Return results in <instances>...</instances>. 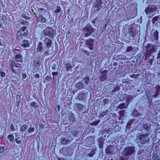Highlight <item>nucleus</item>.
<instances>
[{
    "label": "nucleus",
    "instance_id": "22",
    "mask_svg": "<svg viewBox=\"0 0 160 160\" xmlns=\"http://www.w3.org/2000/svg\"><path fill=\"white\" fill-rule=\"evenodd\" d=\"M134 119H132L130 120L129 122H128L126 126V129H130L131 128V126L132 125V123L134 122Z\"/></svg>",
    "mask_w": 160,
    "mask_h": 160
},
{
    "label": "nucleus",
    "instance_id": "43",
    "mask_svg": "<svg viewBox=\"0 0 160 160\" xmlns=\"http://www.w3.org/2000/svg\"><path fill=\"white\" fill-rule=\"evenodd\" d=\"M124 156H121L119 158V160H128L129 158L125 157Z\"/></svg>",
    "mask_w": 160,
    "mask_h": 160
},
{
    "label": "nucleus",
    "instance_id": "27",
    "mask_svg": "<svg viewBox=\"0 0 160 160\" xmlns=\"http://www.w3.org/2000/svg\"><path fill=\"white\" fill-rule=\"evenodd\" d=\"M128 105L127 104L126 105L125 103H120L118 107V108L120 109H122L127 108Z\"/></svg>",
    "mask_w": 160,
    "mask_h": 160
},
{
    "label": "nucleus",
    "instance_id": "54",
    "mask_svg": "<svg viewBox=\"0 0 160 160\" xmlns=\"http://www.w3.org/2000/svg\"><path fill=\"white\" fill-rule=\"evenodd\" d=\"M19 138V137L17 138L16 139V142L18 144H20L21 143V140H18V139Z\"/></svg>",
    "mask_w": 160,
    "mask_h": 160
},
{
    "label": "nucleus",
    "instance_id": "16",
    "mask_svg": "<svg viewBox=\"0 0 160 160\" xmlns=\"http://www.w3.org/2000/svg\"><path fill=\"white\" fill-rule=\"evenodd\" d=\"M15 60L16 62H21L23 61V58L20 54H17L15 56Z\"/></svg>",
    "mask_w": 160,
    "mask_h": 160
},
{
    "label": "nucleus",
    "instance_id": "40",
    "mask_svg": "<svg viewBox=\"0 0 160 160\" xmlns=\"http://www.w3.org/2000/svg\"><path fill=\"white\" fill-rule=\"evenodd\" d=\"M31 106L33 107L34 108H37L38 107V105L35 102H32L31 103Z\"/></svg>",
    "mask_w": 160,
    "mask_h": 160
},
{
    "label": "nucleus",
    "instance_id": "48",
    "mask_svg": "<svg viewBox=\"0 0 160 160\" xmlns=\"http://www.w3.org/2000/svg\"><path fill=\"white\" fill-rule=\"evenodd\" d=\"M0 75L2 77H5L6 76V74L5 72H3V71H1V69H0Z\"/></svg>",
    "mask_w": 160,
    "mask_h": 160
},
{
    "label": "nucleus",
    "instance_id": "2",
    "mask_svg": "<svg viewBox=\"0 0 160 160\" xmlns=\"http://www.w3.org/2000/svg\"><path fill=\"white\" fill-rule=\"evenodd\" d=\"M27 27L23 26L20 28V30L18 32L17 35L19 41L22 40L23 39V37H26L28 35L27 31H26Z\"/></svg>",
    "mask_w": 160,
    "mask_h": 160
},
{
    "label": "nucleus",
    "instance_id": "29",
    "mask_svg": "<svg viewBox=\"0 0 160 160\" xmlns=\"http://www.w3.org/2000/svg\"><path fill=\"white\" fill-rule=\"evenodd\" d=\"M43 49V46L42 43L41 42H39L38 43V47L37 49L38 52H41Z\"/></svg>",
    "mask_w": 160,
    "mask_h": 160
},
{
    "label": "nucleus",
    "instance_id": "53",
    "mask_svg": "<svg viewBox=\"0 0 160 160\" xmlns=\"http://www.w3.org/2000/svg\"><path fill=\"white\" fill-rule=\"evenodd\" d=\"M4 150V148L3 147L0 146V153L3 152Z\"/></svg>",
    "mask_w": 160,
    "mask_h": 160
},
{
    "label": "nucleus",
    "instance_id": "8",
    "mask_svg": "<svg viewBox=\"0 0 160 160\" xmlns=\"http://www.w3.org/2000/svg\"><path fill=\"white\" fill-rule=\"evenodd\" d=\"M86 33L85 34V37L89 36L94 31V29L92 26H86L83 28Z\"/></svg>",
    "mask_w": 160,
    "mask_h": 160
},
{
    "label": "nucleus",
    "instance_id": "38",
    "mask_svg": "<svg viewBox=\"0 0 160 160\" xmlns=\"http://www.w3.org/2000/svg\"><path fill=\"white\" fill-rule=\"evenodd\" d=\"M100 120H99L96 121H95L92 122L90 123V125L92 126H97L100 122Z\"/></svg>",
    "mask_w": 160,
    "mask_h": 160
},
{
    "label": "nucleus",
    "instance_id": "17",
    "mask_svg": "<svg viewBox=\"0 0 160 160\" xmlns=\"http://www.w3.org/2000/svg\"><path fill=\"white\" fill-rule=\"evenodd\" d=\"M44 42L46 44L47 47L49 48L52 45V42L51 40L48 38H46L44 40Z\"/></svg>",
    "mask_w": 160,
    "mask_h": 160
},
{
    "label": "nucleus",
    "instance_id": "41",
    "mask_svg": "<svg viewBox=\"0 0 160 160\" xmlns=\"http://www.w3.org/2000/svg\"><path fill=\"white\" fill-rule=\"evenodd\" d=\"M61 11V8L58 6H57V8L54 11V13H59Z\"/></svg>",
    "mask_w": 160,
    "mask_h": 160
},
{
    "label": "nucleus",
    "instance_id": "39",
    "mask_svg": "<svg viewBox=\"0 0 160 160\" xmlns=\"http://www.w3.org/2000/svg\"><path fill=\"white\" fill-rule=\"evenodd\" d=\"M27 128V126L25 124L22 125L20 128V130L22 132H24L25 131Z\"/></svg>",
    "mask_w": 160,
    "mask_h": 160
},
{
    "label": "nucleus",
    "instance_id": "25",
    "mask_svg": "<svg viewBox=\"0 0 160 160\" xmlns=\"http://www.w3.org/2000/svg\"><path fill=\"white\" fill-rule=\"evenodd\" d=\"M129 32L130 33V35L132 38H134L137 35L136 31L135 29H132Z\"/></svg>",
    "mask_w": 160,
    "mask_h": 160
},
{
    "label": "nucleus",
    "instance_id": "14",
    "mask_svg": "<svg viewBox=\"0 0 160 160\" xmlns=\"http://www.w3.org/2000/svg\"><path fill=\"white\" fill-rule=\"evenodd\" d=\"M83 106L81 104L77 103L74 105V109H76L79 112H81L82 110Z\"/></svg>",
    "mask_w": 160,
    "mask_h": 160
},
{
    "label": "nucleus",
    "instance_id": "26",
    "mask_svg": "<svg viewBox=\"0 0 160 160\" xmlns=\"http://www.w3.org/2000/svg\"><path fill=\"white\" fill-rule=\"evenodd\" d=\"M153 38L156 41H158V35L159 33L157 30H156L154 32L153 34Z\"/></svg>",
    "mask_w": 160,
    "mask_h": 160
},
{
    "label": "nucleus",
    "instance_id": "36",
    "mask_svg": "<svg viewBox=\"0 0 160 160\" xmlns=\"http://www.w3.org/2000/svg\"><path fill=\"white\" fill-rule=\"evenodd\" d=\"M98 145L100 148H102L103 146V141H102L100 138L99 139Z\"/></svg>",
    "mask_w": 160,
    "mask_h": 160
},
{
    "label": "nucleus",
    "instance_id": "42",
    "mask_svg": "<svg viewBox=\"0 0 160 160\" xmlns=\"http://www.w3.org/2000/svg\"><path fill=\"white\" fill-rule=\"evenodd\" d=\"M159 18V17L158 16H157L154 17L152 19V23L154 24L155 23V22L158 21Z\"/></svg>",
    "mask_w": 160,
    "mask_h": 160
},
{
    "label": "nucleus",
    "instance_id": "31",
    "mask_svg": "<svg viewBox=\"0 0 160 160\" xmlns=\"http://www.w3.org/2000/svg\"><path fill=\"white\" fill-rule=\"evenodd\" d=\"M85 96V93H80L78 96V98L80 100H83L84 99Z\"/></svg>",
    "mask_w": 160,
    "mask_h": 160
},
{
    "label": "nucleus",
    "instance_id": "7",
    "mask_svg": "<svg viewBox=\"0 0 160 160\" xmlns=\"http://www.w3.org/2000/svg\"><path fill=\"white\" fill-rule=\"evenodd\" d=\"M102 2L101 0H96L93 7L95 8V12L97 13L101 9L102 5Z\"/></svg>",
    "mask_w": 160,
    "mask_h": 160
},
{
    "label": "nucleus",
    "instance_id": "62",
    "mask_svg": "<svg viewBox=\"0 0 160 160\" xmlns=\"http://www.w3.org/2000/svg\"><path fill=\"white\" fill-rule=\"evenodd\" d=\"M44 54L45 56L48 55H49V52L48 51H45L44 52Z\"/></svg>",
    "mask_w": 160,
    "mask_h": 160
},
{
    "label": "nucleus",
    "instance_id": "30",
    "mask_svg": "<svg viewBox=\"0 0 160 160\" xmlns=\"http://www.w3.org/2000/svg\"><path fill=\"white\" fill-rule=\"evenodd\" d=\"M147 98L148 99V102L149 105L150 106H152L153 105V102H152V98L151 97V96L147 95Z\"/></svg>",
    "mask_w": 160,
    "mask_h": 160
},
{
    "label": "nucleus",
    "instance_id": "19",
    "mask_svg": "<svg viewBox=\"0 0 160 160\" xmlns=\"http://www.w3.org/2000/svg\"><path fill=\"white\" fill-rule=\"evenodd\" d=\"M1 18L0 20L1 22H2L3 24L5 25L7 23V18L6 16L4 15H1L0 14V18Z\"/></svg>",
    "mask_w": 160,
    "mask_h": 160
},
{
    "label": "nucleus",
    "instance_id": "55",
    "mask_svg": "<svg viewBox=\"0 0 160 160\" xmlns=\"http://www.w3.org/2000/svg\"><path fill=\"white\" fill-rule=\"evenodd\" d=\"M40 75L38 74H35L34 75V77L35 78H39Z\"/></svg>",
    "mask_w": 160,
    "mask_h": 160
},
{
    "label": "nucleus",
    "instance_id": "35",
    "mask_svg": "<svg viewBox=\"0 0 160 160\" xmlns=\"http://www.w3.org/2000/svg\"><path fill=\"white\" fill-rule=\"evenodd\" d=\"M83 85L82 82H78L76 84V87L78 89H80L83 88Z\"/></svg>",
    "mask_w": 160,
    "mask_h": 160
},
{
    "label": "nucleus",
    "instance_id": "5",
    "mask_svg": "<svg viewBox=\"0 0 160 160\" xmlns=\"http://www.w3.org/2000/svg\"><path fill=\"white\" fill-rule=\"evenodd\" d=\"M135 151L134 147L131 146L125 148L123 151V155L126 157H128L133 154Z\"/></svg>",
    "mask_w": 160,
    "mask_h": 160
},
{
    "label": "nucleus",
    "instance_id": "21",
    "mask_svg": "<svg viewBox=\"0 0 160 160\" xmlns=\"http://www.w3.org/2000/svg\"><path fill=\"white\" fill-rule=\"evenodd\" d=\"M132 96V95H127L126 97V101L127 104L128 105L131 102Z\"/></svg>",
    "mask_w": 160,
    "mask_h": 160
},
{
    "label": "nucleus",
    "instance_id": "3",
    "mask_svg": "<svg viewBox=\"0 0 160 160\" xmlns=\"http://www.w3.org/2000/svg\"><path fill=\"white\" fill-rule=\"evenodd\" d=\"M38 12L40 13L38 16H36L37 22H46L47 21L46 19L43 16V15H45V14L46 12L45 9L42 8H39Z\"/></svg>",
    "mask_w": 160,
    "mask_h": 160
},
{
    "label": "nucleus",
    "instance_id": "52",
    "mask_svg": "<svg viewBox=\"0 0 160 160\" xmlns=\"http://www.w3.org/2000/svg\"><path fill=\"white\" fill-rule=\"evenodd\" d=\"M66 139L65 138H62L61 140V143L63 145H65V142H66Z\"/></svg>",
    "mask_w": 160,
    "mask_h": 160
},
{
    "label": "nucleus",
    "instance_id": "59",
    "mask_svg": "<svg viewBox=\"0 0 160 160\" xmlns=\"http://www.w3.org/2000/svg\"><path fill=\"white\" fill-rule=\"evenodd\" d=\"M157 59H159L160 58V49L158 53L157 56Z\"/></svg>",
    "mask_w": 160,
    "mask_h": 160
},
{
    "label": "nucleus",
    "instance_id": "47",
    "mask_svg": "<svg viewBox=\"0 0 160 160\" xmlns=\"http://www.w3.org/2000/svg\"><path fill=\"white\" fill-rule=\"evenodd\" d=\"M52 79V77L51 76H50L49 75H47L46 77H45V80H46V81H50V80H51Z\"/></svg>",
    "mask_w": 160,
    "mask_h": 160
},
{
    "label": "nucleus",
    "instance_id": "23",
    "mask_svg": "<svg viewBox=\"0 0 160 160\" xmlns=\"http://www.w3.org/2000/svg\"><path fill=\"white\" fill-rule=\"evenodd\" d=\"M132 116L133 117H138L140 116V113L138 111L135 109L132 113Z\"/></svg>",
    "mask_w": 160,
    "mask_h": 160
},
{
    "label": "nucleus",
    "instance_id": "1",
    "mask_svg": "<svg viewBox=\"0 0 160 160\" xmlns=\"http://www.w3.org/2000/svg\"><path fill=\"white\" fill-rule=\"evenodd\" d=\"M146 52L145 53V59L147 61L148 64L151 65L154 60V58L152 56V58H150L152 53L155 52L156 50V46L152 43H148L146 47Z\"/></svg>",
    "mask_w": 160,
    "mask_h": 160
},
{
    "label": "nucleus",
    "instance_id": "15",
    "mask_svg": "<svg viewBox=\"0 0 160 160\" xmlns=\"http://www.w3.org/2000/svg\"><path fill=\"white\" fill-rule=\"evenodd\" d=\"M113 147L111 146H109L107 147L105 149V152L107 155H112Z\"/></svg>",
    "mask_w": 160,
    "mask_h": 160
},
{
    "label": "nucleus",
    "instance_id": "46",
    "mask_svg": "<svg viewBox=\"0 0 160 160\" xmlns=\"http://www.w3.org/2000/svg\"><path fill=\"white\" fill-rule=\"evenodd\" d=\"M155 88L156 89V92L159 93L160 92V86L159 85H157L155 87Z\"/></svg>",
    "mask_w": 160,
    "mask_h": 160
},
{
    "label": "nucleus",
    "instance_id": "61",
    "mask_svg": "<svg viewBox=\"0 0 160 160\" xmlns=\"http://www.w3.org/2000/svg\"><path fill=\"white\" fill-rule=\"evenodd\" d=\"M104 115H105V113H104V112H101L100 114V117L101 116L102 117V118L103 117Z\"/></svg>",
    "mask_w": 160,
    "mask_h": 160
},
{
    "label": "nucleus",
    "instance_id": "20",
    "mask_svg": "<svg viewBox=\"0 0 160 160\" xmlns=\"http://www.w3.org/2000/svg\"><path fill=\"white\" fill-rule=\"evenodd\" d=\"M68 117L69 121L71 122H74L76 120L74 115L72 112L69 114Z\"/></svg>",
    "mask_w": 160,
    "mask_h": 160
},
{
    "label": "nucleus",
    "instance_id": "44",
    "mask_svg": "<svg viewBox=\"0 0 160 160\" xmlns=\"http://www.w3.org/2000/svg\"><path fill=\"white\" fill-rule=\"evenodd\" d=\"M153 160H160L159 156L156 154L153 155Z\"/></svg>",
    "mask_w": 160,
    "mask_h": 160
},
{
    "label": "nucleus",
    "instance_id": "6",
    "mask_svg": "<svg viewBox=\"0 0 160 160\" xmlns=\"http://www.w3.org/2000/svg\"><path fill=\"white\" fill-rule=\"evenodd\" d=\"M55 32V30L52 28L47 27L43 30V32L45 36H48L50 38H52L54 36Z\"/></svg>",
    "mask_w": 160,
    "mask_h": 160
},
{
    "label": "nucleus",
    "instance_id": "13",
    "mask_svg": "<svg viewBox=\"0 0 160 160\" xmlns=\"http://www.w3.org/2000/svg\"><path fill=\"white\" fill-rule=\"evenodd\" d=\"M156 10L155 8H150L147 7L146 8L145 11L147 15H150L152 13L155 12Z\"/></svg>",
    "mask_w": 160,
    "mask_h": 160
},
{
    "label": "nucleus",
    "instance_id": "4",
    "mask_svg": "<svg viewBox=\"0 0 160 160\" xmlns=\"http://www.w3.org/2000/svg\"><path fill=\"white\" fill-rule=\"evenodd\" d=\"M149 133L145 134L140 133L138 137L140 142L142 144H144L147 143L149 140Z\"/></svg>",
    "mask_w": 160,
    "mask_h": 160
},
{
    "label": "nucleus",
    "instance_id": "45",
    "mask_svg": "<svg viewBox=\"0 0 160 160\" xmlns=\"http://www.w3.org/2000/svg\"><path fill=\"white\" fill-rule=\"evenodd\" d=\"M72 134L73 137H78V132L77 131H74L72 132Z\"/></svg>",
    "mask_w": 160,
    "mask_h": 160
},
{
    "label": "nucleus",
    "instance_id": "10",
    "mask_svg": "<svg viewBox=\"0 0 160 160\" xmlns=\"http://www.w3.org/2000/svg\"><path fill=\"white\" fill-rule=\"evenodd\" d=\"M9 64L12 72L14 73H15L16 72L15 69L14 68V67L20 68L21 66V64H20L16 63L12 61H10Z\"/></svg>",
    "mask_w": 160,
    "mask_h": 160
},
{
    "label": "nucleus",
    "instance_id": "50",
    "mask_svg": "<svg viewBox=\"0 0 160 160\" xmlns=\"http://www.w3.org/2000/svg\"><path fill=\"white\" fill-rule=\"evenodd\" d=\"M44 126L43 124L42 123L39 124V127L40 130L41 129V130H43L44 128Z\"/></svg>",
    "mask_w": 160,
    "mask_h": 160
},
{
    "label": "nucleus",
    "instance_id": "11",
    "mask_svg": "<svg viewBox=\"0 0 160 160\" xmlns=\"http://www.w3.org/2000/svg\"><path fill=\"white\" fill-rule=\"evenodd\" d=\"M94 40L93 39L90 38L87 40L85 42L88 48L91 50L93 49Z\"/></svg>",
    "mask_w": 160,
    "mask_h": 160
},
{
    "label": "nucleus",
    "instance_id": "58",
    "mask_svg": "<svg viewBox=\"0 0 160 160\" xmlns=\"http://www.w3.org/2000/svg\"><path fill=\"white\" fill-rule=\"evenodd\" d=\"M71 141L69 140H66V142L64 143V144H65V145H67V144H69L71 142Z\"/></svg>",
    "mask_w": 160,
    "mask_h": 160
},
{
    "label": "nucleus",
    "instance_id": "60",
    "mask_svg": "<svg viewBox=\"0 0 160 160\" xmlns=\"http://www.w3.org/2000/svg\"><path fill=\"white\" fill-rule=\"evenodd\" d=\"M10 128H11V129L12 131H14V130H15V127H14V126H13V125H12V124H11V125Z\"/></svg>",
    "mask_w": 160,
    "mask_h": 160
},
{
    "label": "nucleus",
    "instance_id": "32",
    "mask_svg": "<svg viewBox=\"0 0 160 160\" xmlns=\"http://www.w3.org/2000/svg\"><path fill=\"white\" fill-rule=\"evenodd\" d=\"M67 71H69L71 68H72L71 64L70 63H67L65 65Z\"/></svg>",
    "mask_w": 160,
    "mask_h": 160
},
{
    "label": "nucleus",
    "instance_id": "24",
    "mask_svg": "<svg viewBox=\"0 0 160 160\" xmlns=\"http://www.w3.org/2000/svg\"><path fill=\"white\" fill-rule=\"evenodd\" d=\"M21 45L22 46L26 48L29 46V43L28 40H23L22 42L21 43Z\"/></svg>",
    "mask_w": 160,
    "mask_h": 160
},
{
    "label": "nucleus",
    "instance_id": "63",
    "mask_svg": "<svg viewBox=\"0 0 160 160\" xmlns=\"http://www.w3.org/2000/svg\"><path fill=\"white\" fill-rule=\"evenodd\" d=\"M58 74V73L57 72H52V74L53 76L57 75Z\"/></svg>",
    "mask_w": 160,
    "mask_h": 160
},
{
    "label": "nucleus",
    "instance_id": "28",
    "mask_svg": "<svg viewBox=\"0 0 160 160\" xmlns=\"http://www.w3.org/2000/svg\"><path fill=\"white\" fill-rule=\"evenodd\" d=\"M119 115L118 119L119 120L121 119L122 118L124 117L125 113L124 110H120L118 112Z\"/></svg>",
    "mask_w": 160,
    "mask_h": 160
},
{
    "label": "nucleus",
    "instance_id": "49",
    "mask_svg": "<svg viewBox=\"0 0 160 160\" xmlns=\"http://www.w3.org/2000/svg\"><path fill=\"white\" fill-rule=\"evenodd\" d=\"M132 50V47L129 46L127 48L126 51L127 52H129L131 51Z\"/></svg>",
    "mask_w": 160,
    "mask_h": 160
},
{
    "label": "nucleus",
    "instance_id": "18",
    "mask_svg": "<svg viewBox=\"0 0 160 160\" xmlns=\"http://www.w3.org/2000/svg\"><path fill=\"white\" fill-rule=\"evenodd\" d=\"M143 127L147 132H149L151 127L150 124L146 123L143 125Z\"/></svg>",
    "mask_w": 160,
    "mask_h": 160
},
{
    "label": "nucleus",
    "instance_id": "33",
    "mask_svg": "<svg viewBox=\"0 0 160 160\" xmlns=\"http://www.w3.org/2000/svg\"><path fill=\"white\" fill-rule=\"evenodd\" d=\"M83 80L84 81V82L86 85H88L89 83L90 79L88 76H86L83 78Z\"/></svg>",
    "mask_w": 160,
    "mask_h": 160
},
{
    "label": "nucleus",
    "instance_id": "9",
    "mask_svg": "<svg viewBox=\"0 0 160 160\" xmlns=\"http://www.w3.org/2000/svg\"><path fill=\"white\" fill-rule=\"evenodd\" d=\"M42 65V63L39 59L35 60L33 63V67L34 70L38 71L41 68V66Z\"/></svg>",
    "mask_w": 160,
    "mask_h": 160
},
{
    "label": "nucleus",
    "instance_id": "57",
    "mask_svg": "<svg viewBox=\"0 0 160 160\" xmlns=\"http://www.w3.org/2000/svg\"><path fill=\"white\" fill-rule=\"evenodd\" d=\"M159 94V93L156 92L153 95V97L154 98H156L158 96Z\"/></svg>",
    "mask_w": 160,
    "mask_h": 160
},
{
    "label": "nucleus",
    "instance_id": "37",
    "mask_svg": "<svg viewBox=\"0 0 160 160\" xmlns=\"http://www.w3.org/2000/svg\"><path fill=\"white\" fill-rule=\"evenodd\" d=\"M96 150L95 149H93L91 152L88 153V156L90 157H92L95 153Z\"/></svg>",
    "mask_w": 160,
    "mask_h": 160
},
{
    "label": "nucleus",
    "instance_id": "34",
    "mask_svg": "<svg viewBox=\"0 0 160 160\" xmlns=\"http://www.w3.org/2000/svg\"><path fill=\"white\" fill-rule=\"evenodd\" d=\"M7 138L10 142H12L14 139V136L12 134L8 135L7 136Z\"/></svg>",
    "mask_w": 160,
    "mask_h": 160
},
{
    "label": "nucleus",
    "instance_id": "12",
    "mask_svg": "<svg viewBox=\"0 0 160 160\" xmlns=\"http://www.w3.org/2000/svg\"><path fill=\"white\" fill-rule=\"evenodd\" d=\"M108 72V71L106 70H103L101 72V74L99 77V79L101 81H103L107 79L108 75L107 74Z\"/></svg>",
    "mask_w": 160,
    "mask_h": 160
},
{
    "label": "nucleus",
    "instance_id": "56",
    "mask_svg": "<svg viewBox=\"0 0 160 160\" xmlns=\"http://www.w3.org/2000/svg\"><path fill=\"white\" fill-rule=\"evenodd\" d=\"M108 100L107 99L105 98L103 100V103H104L105 104H106L108 103Z\"/></svg>",
    "mask_w": 160,
    "mask_h": 160
},
{
    "label": "nucleus",
    "instance_id": "51",
    "mask_svg": "<svg viewBox=\"0 0 160 160\" xmlns=\"http://www.w3.org/2000/svg\"><path fill=\"white\" fill-rule=\"evenodd\" d=\"M4 32V29H2L0 30V38L2 37Z\"/></svg>",
    "mask_w": 160,
    "mask_h": 160
},
{
    "label": "nucleus",
    "instance_id": "64",
    "mask_svg": "<svg viewBox=\"0 0 160 160\" xmlns=\"http://www.w3.org/2000/svg\"><path fill=\"white\" fill-rule=\"evenodd\" d=\"M119 89V88L117 86L114 88V89L113 90V92H114L115 91L118 90Z\"/></svg>",
    "mask_w": 160,
    "mask_h": 160
}]
</instances>
